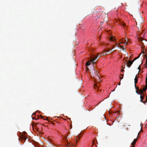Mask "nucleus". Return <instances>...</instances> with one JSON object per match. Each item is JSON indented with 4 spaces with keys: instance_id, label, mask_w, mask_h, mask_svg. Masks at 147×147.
I'll return each instance as SVG.
<instances>
[{
    "instance_id": "1",
    "label": "nucleus",
    "mask_w": 147,
    "mask_h": 147,
    "mask_svg": "<svg viewBox=\"0 0 147 147\" xmlns=\"http://www.w3.org/2000/svg\"><path fill=\"white\" fill-rule=\"evenodd\" d=\"M98 73L95 70L94 67H93V70L91 72V76L92 78H94L96 77V76L98 75Z\"/></svg>"
},
{
    "instance_id": "2",
    "label": "nucleus",
    "mask_w": 147,
    "mask_h": 147,
    "mask_svg": "<svg viewBox=\"0 0 147 147\" xmlns=\"http://www.w3.org/2000/svg\"><path fill=\"white\" fill-rule=\"evenodd\" d=\"M98 57L97 56L92 55L91 57V59L90 61L93 64V65L95 64V61L97 59H98Z\"/></svg>"
},
{
    "instance_id": "3",
    "label": "nucleus",
    "mask_w": 147,
    "mask_h": 147,
    "mask_svg": "<svg viewBox=\"0 0 147 147\" xmlns=\"http://www.w3.org/2000/svg\"><path fill=\"white\" fill-rule=\"evenodd\" d=\"M104 51L105 53H102L103 55H108L112 52V50L110 51V49L109 48L107 49L104 50Z\"/></svg>"
},
{
    "instance_id": "4",
    "label": "nucleus",
    "mask_w": 147,
    "mask_h": 147,
    "mask_svg": "<svg viewBox=\"0 0 147 147\" xmlns=\"http://www.w3.org/2000/svg\"><path fill=\"white\" fill-rule=\"evenodd\" d=\"M93 79L95 81L97 82H99L100 81V79L98 75L96 76V77L93 78Z\"/></svg>"
},
{
    "instance_id": "5",
    "label": "nucleus",
    "mask_w": 147,
    "mask_h": 147,
    "mask_svg": "<svg viewBox=\"0 0 147 147\" xmlns=\"http://www.w3.org/2000/svg\"><path fill=\"white\" fill-rule=\"evenodd\" d=\"M123 40L124 43H125V45H128L129 44V40L127 39L123 38Z\"/></svg>"
},
{
    "instance_id": "6",
    "label": "nucleus",
    "mask_w": 147,
    "mask_h": 147,
    "mask_svg": "<svg viewBox=\"0 0 147 147\" xmlns=\"http://www.w3.org/2000/svg\"><path fill=\"white\" fill-rule=\"evenodd\" d=\"M26 133L25 131H24L23 135L22 136V138L24 140H26L27 139V136L26 135Z\"/></svg>"
},
{
    "instance_id": "7",
    "label": "nucleus",
    "mask_w": 147,
    "mask_h": 147,
    "mask_svg": "<svg viewBox=\"0 0 147 147\" xmlns=\"http://www.w3.org/2000/svg\"><path fill=\"white\" fill-rule=\"evenodd\" d=\"M91 62H90V61H88V62H87L86 63V72H87V71H89V68H88V66H89V65H90L91 63Z\"/></svg>"
},
{
    "instance_id": "8",
    "label": "nucleus",
    "mask_w": 147,
    "mask_h": 147,
    "mask_svg": "<svg viewBox=\"0 0 147 147\" xmlns=\"http://www.w3.org/2000/svg\"><path fill=\"white\" fill-rule=\"evenodd\" d=\"M132 63L133 62H131V61L129 60L127 63V66L128 67H129Z\"/></svg>"
},
{
    "instance_id": "9",
    "label": "nucleus",
    "mask_w": 147,
    "mask_h": 147,
    "mask_svg": "<svg viewBox=\"0 0 147 147\" xmlns=\"http://www.w3.org/2000/svg\"><path fill=\"white\" fill-rule=\"evenodd\" d=\"M139 93L140 94V95H142V94L143 95L142 96H144L145 95V94H144L143 93V92L142 90V89H140V90H139Z\"/></svg>"
},
{
    "instance_id": "10",
    "label": "nucleus",
    "mask_w": 147,
    "mask_h": 147,
    "mask_svg": "<svg viewBox=\"0 0 147 147\" xmlns=\"http://www.w3.org/2000/svg\"><path fill=\"white\" fill-rule=\"evenodd\" d=\"M137 140H138V139H137V138H136V139H134V140H133V142L131 143V145H133L134 146H135V145L136 144V142H137Z\"/></svg>"
},
{
    "instance_id": "11",
    "label": "nucleus",
    "mask_w": 147,
    "mask_h": 147,
    "mask_svg": "<svg viewBox=\"0 0 147 147\" xmlns=\"http://www.w3.org/2000/svg\"><path fill=\"white\" fill-rule=\"evenodd\" d=\"M135 87L136 89V93L138 94H140L139 93V90H139V88L138 87H137L136 86H136H135Z\"/></svg>"
},
{
    "instance_id": "12",
    "label": "nucleus",
    "mask_w": 147,
    "mask_h": 147,
    "mask_svg": "<svg viewBox=\"0 0 147 147\" xmlns=\"http://www.w3.org/2000/svg\"><path fill=\"white\" fill-rule=\"evenodd\" d=\"M137 20L138 21V22H139L140 23H142L143 22V20H142V17H141L140 18V19H138Z\"/></svg>"
},
{
    "instance_id": "13",
    "label": "nucleus",
    "mask_w": 147,
    "mask_h": 147,
    "mask_svg": "<svg viewBox=\"0 0 147 147\" xmlns=\"http://www.w3.org/2000/svg\"><path fill=\"white\" fill-rule=\"evenodd\" d=\"M138 76H137V75H136V78H135V79H134V84H135V86H136V84L137 83V82H138V78H137V77Z\"/></svg>"
},
{
    "instance_id": "14",
    "label": "nucleus",
    "mask_w": 147,
    "mask_h": 147,
    "mask_svg": "<svg viewBox=\"0 0 147 147\" xmlns=\"http://www.w3.org/2000/svg\"><path fill=\"white\" fill-rule=\"evenodd\" d=\"M139 40L143 44H144V42H146V41H147V40H144V39L142 38H140Z\"/></svg>"
},
{
    "instance_id": "15",
    "label": "nucleus",
    "mask_w": 147,
    "mask_h": 147,
    "mask_svg": "<svg viewBox=\"0 0 147 147\" xmlns=\"http://www.w3.org/2000/svg\"><path fill=\"white\" fill-rule=\"evenodd\" d=\"M142 86L143 87L142 88L143 89H142V90L143 92H145L146 90L147 89V86H146L145 87H144V86Z\"/></svg>"
},
{
    "instance_id": "16",
    "label": "nucleus",
    "mask_w": 147,
    "mask_h": 147,
    "mask_svg": "<svg viewBox=\"0 0 147 147\" xmlns=\"http://www.w3.org/2000/svg\"><path fill=\"white\" fill-rule=\"evenodd\" d=\"M116 45H117V46H118V47H120L121 49H123V50H124L125 51V48H123V47L122 46V45H117V43H116Z\"/></svg>"
},
{
    "instance_id": "17",
    "label": "nucleus",
    "mask_w": 147,
    "mask_h": 147,
    "mask_svg": "<svg viewBox=\"0 0 147 147\" xmlns=\"http://www.w3.org/2000/svg\"><path fill=\"white\" fill-rule=\"evenodd\" d=\"M121 26H126V24H125V23H122L121 24Z\"/></svg>"
},
{
    "instance_id": "18",
    "label": "nucleus",
    "mask_w": 147,
    "mask_h": 147,
    "mask_svg": "<svg viewBox=\"0 0 147 147\" xmlns=\"http://www.w3.org/2000/svg\"><path fill=\"white\" fill-rule=\"evenodd\" d=\"M97 56L98 57V59H99L100 57L102 56V55H100V53H98Z\"/></svg>"
},
{
    "instance_id": "19",
    "label": "nucleus",
    "mask_w": 147,
    "mask_h": 147,
    "mask_svg": "<svg viewBox=\"0 0 147 147\" xmlns=\"http://www.w3.org/2000/svg\"><path fill=\"white\" fill-rule=\"evenodd\" d=\"M121 76H121L119 77V78L121 80L123 78V74H121Z\"/></svg>"
},
{
    "instance_id": "20",
    "label": "nucleus",
    "mask_w": 147,
    "mask_h": 147,
    "mask_svg": "<svg viewBox=\"0 0 147 147\" xmlns=\"http://www.w3.org/2000/svg\"><path fill=\"white\" fill-rule=\"evenodd\" d=\"M114 38H113V37H111L110 38V40L111 41H114Z\"/></svg>"
},
{
    "instance_id": "21",
    "label": "nucleus",
    "mask_w": 147,
    "mask_h": 147,
    "mask_svg": "<svg viewBox=\"0 0 147 147\" xmlns=\"http://www.w3.org/2000/svg\"><path fill=\"white\" fill-rule=\"evenodd\" d=\"M140 98L141 99H142L143 100L144 98V96H142V95H141L140 96Z\"/></svg>"
},
{
    "instance_id": "22",
    "label": "nucleus",
    "mask_w": 147,
    "mask_h": 147,
    "mask_svg": "<svg viewBox=\"0 0 147 147\" xmlns=\"http://www.w3.org/2000/svg\"><path fill=\"white\" fill-rule=\"evenodd\" d=\"M140 57V56H138V57H136L134 59L135 60H136V59H137Z\"/></svg>"
},
{
    "instance_id": "23",
    "label": "nucleus",
    "mask_w": 147,
    "mask_h": 147,
    "mask_svg": "<svg viewBox=\"0 0 147 147\" xmlns=\"http://www.w3.org/2000/svg\"><path fill=\"white\" fill-rule=\"evenodd\" d=\"M146 65H147L145 67L146 68L147 67V59H146Z\"/></svg>"
},
{
    "instance_id": "24",
    "label": "nucleus",
    "mask_w": 147,
    "mask_h": 147,
    "mask_svg": "<svg viewBox=\"0 0 147 147\" xmlns=\"http://www.w3.org/2000/svg\"><path fill=\"white\" fill-rule=\"evenodd\" d=\"M147 102V101H146H146H143V102H142L143 103H144V104H146V103Z\"/></svg>"
},
{
    "instance_id": "25",
    "label": "nucleus",
    "mask_w": 147,
    "mask_h": 147,
    "mask_svg": "<svg viewBox=\"0 0 147 147\" xmlns=\"http://www.w3.org/2000/svg\"><path fill=\"white\" fill-rule=\"evenodd\" d=\"M123 43H124V42H123V40H122V41H121L120 43V44H123Z\"/></svg>"
},
{
    "instance_id": "26",
    "label": "nucleus",
    "mask_w": 147,
    "mask_h": 147,
    "mask_svg": "<svg viewBox=\"0 0 147 147\" xmlns=\"http://www.w3.org/2000/svg\"><path fill=\"white\" fill-rule=\"evenodd\" d=\"M124 71V70L123 69H121V71L122 72H123Z\"/></svg>"
},
{
    "instance_id": "27",
    "label": "nucleus",
    "mask_w": 147,
    "mask_h": 147,
    "mask_svg": "<svg viewBox=\"0 0 147 147\" xmlns=\"http://www.w3.org/2000/svg\"><path fill=\"white\" fill-rule=\"evenodd\" d=\"M146 101H147V95L146 96Z\"/></svg>"
},
{
    "instance_id": "28",
    "label": "nucleus",
    "mask_w": 147,
    "mask_h": 147,
    "mask_svg": "<svg viewBox=\"0 0 147 147\" xmlns=\"http://www.w3.org/2000/svg\"><path fill=\"white\" fill-rule=\"evenodd\" d=\"M146 85L147 86V80H146Z\"/></svg>"
},
{
    "instance_id": "29",
    "label": "nucleus",
    "mask_w": 147,
    "mask_h": 147,
    "mask_svg": "<svg viewBox=\"0 0 147 147\" xmlns=\"http://www.w3.org/2000/svg\"><path fill=\"white\" fill-rule=\"evenodd\" d=\"M140 134V132H139L138 134V135L137 136V138L138 137V135L139 134Z\"/></svg>"
},
{
    "instance_id": "30",
    "label": "nucleus",
    "mask_w": 147,
    "mask_h": 147,
    "mask_svg": "<svg viewBox=\"0 0 147 147\" xmlns=\"http://www.w3.org/2000/svg\"><path fill=\"white\" fill-rule=\"evenodd\" d=\"M142 100H143L142 99H141V100H140V101L141 102H143V101Z\"/></svg>"
},
{
    "instance_id": "31",
    "label": "nucleus",
    "mask_w": 147,
    "mask_h": 147,
    "mask_svg": "<svg viewBox=\"0 0 147 147\" xmlns=\"http://www.w3.org/2000/svg\"><path fill=\"white\" fill-rule=\"evenodd\" d=\"M95 86H96V87H98V86L97 85H95Z\"/></svg>"
},
{
    "instance_id": "32",
    "label": "nucleus",
    "mask_w": 147,
    "mask_h": 147,
    "mask_svg": "<svg viewBox=\"0 0 147 147\" xmlns=\"http://www.w3.org/2000/svg\"><path fill=\"white\" fill-rule=\"evenodd\" d=\"M135 61V60L134 59H133L131 62H133V63Z\"/></svg>"
},
{
    "instance_id": "33",
    "label": "nucleus",
    "mask_w": 147,
    "mask_h": 147,
    "mask_svg": "<svg viewBox=\"0 0 147 147\" xmlns=\"http://www.w3.org/2000/svg\"><path fill=\"white\" fill-rule=\"evenodd\" d=\"M64 137H65V139H66L67 138L65 136H64Z\"/></svg>"
},
{
    "instance_id": "34",
    "label": "nucleus",
    "mask_w": 147,
    "mask_h": 147,
    "mask_svg": "<svg viewBox=\"0 0 147 147\" xmlns=\"http://www.w3.org/2000/svg\"><path fill=\"white\" fill-rule=\"evenodd\" d=\"M78 138H80V136L79 135H78V136H77Z\"/></svg>"
},
{
    "instance_id": "35",
    "label": "nucleus",
    "mask_w": 147,
    "mask_h": 147,
    "mask_svg": "<svg viewBox=\"0 0 147 147\" xmlns=\"http://www.w3.org/2000/svg\"><path fill=\"white\" fill-rule=\"evenodd\" d=\"M103 55L102 54H102H100V55H102V56L104 55Z\"/></svg>"
},
{
    "instance_id": "36",
    "label": "nucleus",
    "mask_w": 147,
    "mask_h": 147,
    "mask_svg": "<svg viewBox=\"0 0 147 147\" xmlns=\"http://www.w3.org/2000/svg\"><path fill=\"white\" fill-rule=\"evenodd\" d=\"M146 80H147V75H146Z\"/></svg>"
},
{
    "instance_id": "37",
    "label": "nucleus",
    "mask_w": 147,
    "mask_h": 147,
    "mask_svg": "<svg viewBox=\"0 0 147 147\" xmlns=\"http://www.w3.org/2000/svg\"><path fill=\"white\" fill-rule=\"evenodd\" d=\"M118 85H120V82L118 84Z\"/></svg>"
},
{
    "instance_id": "38",
    "label": "nucleus",
    "mask_w": 147,
    "mask_h": 147,
    "mask_svg": "<svg viewBox=\"0 0 147 147\" xmlns=\"http://www.w3.org/2000/svg\"><path fill=\"white\" fill-rule=\"evenodd\" d=\"M43 116H41V117L42 118H43Z\"/></svg>"
},
{
    "instance_id": "39",
    "label": "nucleus",
    "mask_w": 147,
    "mask_h": 147,
    "mask_svg": "<svg viewBox=\"0 0 147 147\" xmlns=\"http://www.w3.org/2000/svg\"><path fill=\"white\" fill-rule=\"evenodd\" d=\"M140 66H139V67H138V69H139V70H140Z\"/></svg>"
},
{
    "instance_id": "40",
    "label": "nucleus",
    "mask_w": 147,
    "mask_h": 147,
    "mask_svg": "<svg viewBox=\"0 0 147 147\" xmlns=\"http://www.w3.org/2000/svg\"><path fill=\"white\" fill-rule=\"evenodd\" d=\"M132 147H134L135 146H134V145H132Z\"/></svg>"
},
{
    "instance_id": "41",
    "label": "nucleus",
    "mask_w": 147,
    "mask_h": 147,
    "mask_svg": "<svg viewBox=\"0 0 147 147\" xmlns=\"http://www.w3.org/2000/svg\"><path fill=\"white\" fill-rule=\"evenodd\" d=\"M140 131L142 132V130H141Z\"/></svg>"
},
{
    "instance_id": "42",
    "label": "nucleus",
    "mask_w": 147,
    "mask_h": 147,
    "mask_svg": "<svg viewBox=\"0 0 147 147\" xmlns=\"http://www.w3.org/2000/svg\"><path fill=\"white\" fill-rule=\"evenodd\" d=\"M113 47H113V48H112V50H113Z\"/></svg>"
},
{
    "instance_id": "43",
    "label": "nucleus",
    "mask_w": 147,
    "mask_h": 147,
    "mask_svg": "<svg viewBox=\"0 0 147 147\" xmlns=\"http://www.w3.org/2000/svg\"><path fill=\"white\" fill-rule=\"evenodd\" d=\"M44 119L45 120H46V119Z\"/></svg>"
}]
</instances>
